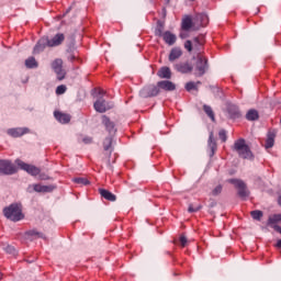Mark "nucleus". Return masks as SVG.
Returning <instances> with one entry per match:
<instances>
[{
  "label": "nucleus",
  "mask_w": 281,
  "mask_h": 281,
  "mask_svg": "<svg viewBox=\"0 0 281 281\" xmlns=\"http://www.w3.org/2000/svg\"><path fill=\"white\" fill-rule=\"evenodd\" d=\"M3 214L5 218L12 221L13 223H19V221H23V218H25V215H23V209L19 203H13L8 207H4Z\"/></svg>",
  "instance_id": "1"
},
{
  "label": "nucleus",
  "mask_w": 281,
  "mask_h": 281,
  "mask_svg": "<svg viewBox=\"0 0 281 281\" xmlns=\"http://www.w3.org/2000/svg\"><path fill=\"white\" fill-rule=\"evenodd\" d=\"M234 150L241 157V159H254V154L245 138H239L234 143Z\"/></svg>",
  "instance_id": "2"
},
{
  "label": "nucleus",
  "mask_w": 281,
  "mask_h": 281,
  "mask_svg": "<svg viewBox=\"0 0 281 281\" xmlns=\"http://www.w3.org/2000/svg\"><path fill=\"white\" fill-rule=\"evenodd\" d=\"M16 166L20 170H24V172H27V175H31V177H38L41 175V169L34 165H30L27 162H23V160H15Z\"/></svg>",
  "instance_id": "3"
},
{
  "label": "nucleus",
  "mask_w": 281,
  "mask_h": 281,
  "mask_svg": "<svg viewBox=\"0 0 281 281\" xmlns=\"http://www.w3.org/2000/svg\"><path fill=\"white\" fill-rule=\"evenodd\" d=\"M228 183H232L233 186H235V188H237L238 196H240V199H247V196H249V191L247 190V184H245V182L243 180L228 179Z\"/></svg>",
  "instance_id": "4"
},
{
  "label": "nucleus",
  "mask_w": 281,
  "mask_h": 281,
  "mask_svg": "<svg viewBox=\"0 0 281 281\" xmlns=\"http://www.w3.org/2000/svg\"><path fill=\"white\" fill-rule=\"evenodd\" d=\"M52 69L57 76V80H65L67 72L63 69V59L57 58L52 63Z\"/></svg>",
  "instance_id": "5"
},
{
  "label": "nucleus",
  "mask_w": 281,
  "mask_h": 281,
  "mask_svg": "<svg viewBox=\"0 0 281 281\" xmlns=\"http://www.w3.org/2000/svg\"><path fill=\"white\" fill-rule=\"evenodd\" d=\"M195 71H198L195 76H205V71H207V58L203 56H198Z\"/></svg>",
  "instance_id": "6"
},
{
  "label": "nucleus",
  "mask_w": 281,
  "mask_h": 281,
  "mask_svg": "<svg viewBox=\"0 0 281 281\" xmlns=\"http://www.w3.org/2000/svg\"><path fill=\"white\" fill-rule=\"evenodd\" d=\"M1 175H15L16 167L10 160H0Z\"/></svg>",
  "instance_id": "7"
},
{
  "label": "nucleus",
  "mask_w": 281,
  "mask_h": 281,
  "mask_svg": "<svg viewBox=\"0 0 281 281\" xmlns=\"http://www.w3.org/2000/svg\"><path fill=\"white\" fill-rule=\"evenodd\" d=\"M159 86H147L140 90L142 98H155L159 95Z\"/></svg>",
  "instance_id": "8"
},
{
  "label": "nucleus",
  "mask_w": 281,
  "mask_h": 281,
  "mask_svg": "<svg viewBox=\"0 0 281 281\" xmlns=\"http://www.w3.org/2000/svg\"><path fill=\"white\" fill-rule=\"evenodd\" d=\"M173 68L179 74H192V70L194 69V66L188 61H179L173 65Z\"/></svg>",
  "instance_id": "9"
},
{
  "label": "nucleus",
  "mask_w": 281,
  "mask_h": 281,
  "mask_svg": "<svg viewBox=\"0 0 281 281\" xmlns=\"http://www.w3.org/2000/svg\"><path fill=\"white\" fill-rule=\"evenodd\" d=\"M110 109H113V104L108 103L106 100H103L102 98H99L94 102V110L98 113H106V111H109Z\"/></svg>",
  "instance_id": "10"
},
{
  "label": "nucleus",
  "mask_w": 281,
  "mask_h": 281,
  "mask_svg": "<svg viewBox=\"0 0 281 281\" xmlns=\"http://www.w3.org/2000/svg\"><path fill=\"white\" fill-rule=\"evenodd\" d=\"M27 133H30V128L27 127H12L7 130V135L13 138L23 137V135H27Z\"/></svg>",
  "instance_id": "11"
},
{
  "label": "nucleus",
  "mask_w": 281,
  "mask_h": 281,
  "mask_svg": "<svg viewBox=\"0 0 281 281\" xmlns=\"http://www.w3.org/2000/svg\"><path fill=\"white\" fill-rule=\"evenodd\" d=\"M24 238L26 240H38V238H43L44 240L46 239L45 235L36 228L26 231L24 233Z\"/></svg>",
  "instance_id": "12"
},
{
  "label": "nucleus",
  "mask_w": 281,
  "mask_h": 281,
  "mask_svg": "<svg viewBox=\"0 0 281 281\" xmlns=\"http://www.w3.org/2000/svg\"><path fill=\"white\" fill-rule=\"evenodd\" d=\"M63 41H65V34H63V33H57L50 40H49V37H47L48 47H58V45H63Z\"/></svg>",
  "instance_id": "13"
},
{
  "label": "nucleus",
  "mask_w": 281,
  "mask_h": 281,
  "mask_svg": "<svg viewBox=\"0 0 281 281\" xmlns=\"http://www.w3.org/2000/svg\"><path fill=\"white\" fill-rule=\"evenodd\" d=\"M54 187L52 186H43V184H32L29 186L27 192H52Z\"/></svg>",
  "instance_id": "14"
},
{
  "label": "nucleus",
  "mask_w": 281,
  "mask_h": 281,
  "mask_svg": "<svg viewBox=\"0 0 281 281\" xmlns=\"http://www.w3.org/2000/svg\"><path fill=\"white\" fill-rule=\"evenodd\" d=\"M207 146H209V156L210 157H214V155L216 154V150L218 148V146L216 145V139H214V132L210 133L209 136V140H207Z\"/></svg>",
  "instance_id": "15"
},
{
  "label": "nucleus",
  "mask_w": 281,
  "mask_h": 281,
  "mask_svg": "<svg viewBox=\"0 0 281 281\" xmlns=\"http://www.w3.org/2000/svg\"><path fill=\"white\" fill-rule=\"evenodd\" d=\"M54 117L59 124H69V122H71V116L69 114L59 111L54 112Z\"/></svg>",
  "instance_id": "16"
},
{
  "label": "nucleus",
  "mask_w": 281,
  "mask_h": 281,
  "mask_svg": "<svg viewBox=\"0 0 281 281\" xmlns=\"http://www.w3.org/2000/svg\"><path fill=\"white\" fill-rule=\"evenodd\" d=\"M158 89L162 91H175L177 86L170 80L158 81Z\"/></svg>",
  "instance_id": "17"
},
{
  "label": "nucleus",
  "mask_w": 281,
  "mask_h": 281,
  "mask_svg": "<svg viewBox=\"0 0 281 281\" xmlns=\"http://www.w3.org/2000/svg\"><path fill=\"white\" fill-rule=\"evenodd\" d=\"M102 124L105 126L106 131L110 133V135L115 134V123L111 122V119L109 116L103 115L102 116Z\"/></svg>",
  "instance_id": "18"
},
{
  "label": "nucleus",
  "mask_w": 281,
  "mask_h": 281,
  "mask_svg": "<svg viewBox=\"0 0 281 281\" xmlns=\"http://www.w3.org/2000/svg\"><path fill=\"white\" fill-rule=\"evenodd\" d=\"M45 47H49L47 44V37H42L33 48V53L41 54V52H45Z\"/></svg>",
  "instance_id": "19"
},
{
  "label": "nucleus",
  "mask_w": 281,
  "mask_h": 281,
  "mask_svg": "<svg viewBox=\"0 0 281 281\" xmlns=\"http://www.w3.org/2000/svg\"><path fill=\"white\" fill-rule=\"evenodd\" d=\"M183 56V50L180 47H173L169 53V61L175 63V60H179V58Z\"/></svg>",
  "instance_id": "20"
},
{
  "label": "nucleus",
  "mask_w": 281,
  "mask_h": 281,
  "mask_svg": "<svg viewBox=\"0 0 281 281\" xmlns=\"http://www.w3.org/2000/svg\"><path fill=\"white\" fill-rule=\"evenodd\" d=\"M227 113H228V117H231V120H236V119L240 117V110H238V108L234 104H229L227 106Z\"/></svg>",
  "instance_id": "21"
},
{
  "label": "nucleus",
  "mask_w": 281,
  "mask_h": 281,
  "mask_svg": "<svg viewBox=\"0 0 281 281\" xmlns=\"http://www.w3.org/2000/svg\"><path fill=\"white\" fill-rule=\"evenodd\" d=\"M162 38L165 41V43L167 45H175V43H177V35L172 34L171 32L169 31H166L164 34H162Z\"/></svg>",
  "instance_id": "22"
},
{
  "label": "nucleus",
  "mask_w": 281,
  "mask_h": 281,
  "mask_svg": "<svg viewBox=\"0 0 281 281\" xmlns=\"http://www.w3.org/2000/svg\"><path fill=\"white\" fill-rule=\"evenodd\" d=\"M276 144V132L269 131L266 139L265 148H273V145Z\"/></svg>",
  "instance_id": "23"
},
{
  "label": "nucleus",
  "mask_w": 281,
  "mask_h": 281,
  "mask_svg": "<svg viewBox=\"0 0 281 281\" xmlns=\"http://www.w3.org/2000/svg\"><path fill=\"white\" fill-rule=\"evenodd\" d=\"M99 194H101V196L103 199H105L106 201H116V196L115 194H113L112 192H110L109 190L106 189H99Z\"/></svg>",
  "instance_id": "24"
},
{
  "label": "nucleus",
  "mask_w": 281,
  "mask_h": 281,
  "mask_svg": "<svg viewBox=\"0 0 281 281\" xmlns=\"http://www.w3.org/2000/svg\"><path fill=\"white\" fill-rule=\"evenodd\" d=\"M181 29L184 30V32H190L192 29V18L190 15L182 19Z\"/></svg>",
  "instance_id": "25"
},
{
  "label": "nucleus",
  "mask_w": 281,
  "mask_h": 281,
  "mask_svg": "<svg viewBox=\"0 0 281 281\" xmlns=\"http://www.w3.org/2000/svg\"><path fill=\"white\" fill-rule=\"evenodd\" d=\"M158 76H159V78H166L167 80H170V78H172V72L170 71V68H168V67H162V68L158 71Z\"/></svg>",
  "instance_id": "26"
},
{
  "label": "nucleus",
  "mask_w": 281,
  "mask_h": 281,
  "mask_svg": "<svg viewBox=\"0 0 281 281\" xmlns=\"http://www.w3.org/2000/svg\"><path fill=\"white\" fill-rule=\"evenodd\" d=\"M103 148L104 150H109L110 155L113 153V136H109L103 142Z\"/></svg>",
  "instance_id": "27"
},
{
  "label": "nucleus",
  "mask_w": 281,
  "mask_h": 281,
  "mask_svg": "<svg viewBox=\"0 0 281 281\" xmlns=\"http://www.w3.org/2000/svg\"><path fill=\"white\" fill-rule=\"evenodd\" d=\"M25 67L27 69H36L38 67V61H36V58H34V57H29L25 60Z\"/></svg>",
  "instance_id": "28"
},
{
  "label": "nucleus",
  "mask_w": 281,
  "mask_h": 281,
  "mask_svg": "<svg viewBox=\"0 0 281 281\" xmlns=\"http://www.w3.org/2000/svg\"><path fill=\"white\" fill-rule=\"evenodd\" d=\"M258 117H259V114L256 110H249L246 114V120H248V122H256Z\"/></svg>",
  "instance_id": "29"
},
{
  "label": "nucleus",
  "mask_w": 281,
  "mask_h": 281,
  "mask_svg": "<svg viewBox=\"0 0 281 281\" xmlns=\"http://www.w3.org/2000/svg\"><path fill=\"white\" fill-rule=\"evenodd\" d=\"M199 85H201V81L194 82V81H189L186 83V89L187 91H196Z\"/></svg>",
  "instance_id": "30"
},
{
  "label": "nucleus",
  "mask_w": 281,
  "mask_h": 281,
  "mask_svg": "<svg viewBox=\"0 0 281 281\" xmlns=\"http://www.w3.org/2000/svg\"><path fill=\"white\" fill-rule=\"evenodd\" d=\"M203 110L206 113V115L212 120V122H215L216 119L214 116V111L212 110V106L210 105H203Z\"/></svg>",
  "instance_id": "31"
},
{
  "label": "nucleus",
  "mask_w": 281,
  "mask_h": 281,
  "mask_svg": "<svg viewBox=\"0 0 281 281\" xmlns=\"http://www.w3.org/2000/svg\"><path fill=\"white\" fill-rule=\"evenodd\" d=\"M280 221H281V214H274L269 217L268 225H271V227H273V225H276V223H280Z\"/></svg>",
  "instance_id": "32"
},
{
  "label": "nucleus",
  "mask_w": 281,
  "mask_h": 281,
  "mask_svg": "<svg viewBox=\"0 0 281 281\" xmlns=\"http://www.w3.org/2000/svg\"><path fill=\"white\" fill-rule=\"evenodd\" d=\"M72 181L78 186H89L91 183L87 178H74Z\"/></svg>",
  "instance_id": "33"
},
{
  "label": "nucleus",
  "mask_w": 281,
  "mask_h": 281,
  "mask_svg": "<svg viewBox=\"0 0 281 281\" xmlns=\"http://www.w3.org/2000/svg\"><path fill=\"white\" fill-rule=\"evenodd\" d=\"M194 49H200L201 47H203V40L199 38V37H194L193 42H191Z\"/></svg>",
  "instance_id": "34"
},
{
  "label": "nucleus",
  "mask_w": 281,
  "mask_h": 281,
  "mask_svg": "<svg viewBox=\"0 0 281 281\" xmlns=\"http://www.w3.org/2000/svg\"><path fill=\"white\" fill-rule=\"evenodd\" d=\"M2 249L10 255L16 254V249L13 246H10L9 244H4Z\"/></svg>",
  "instance_id": "35"
},
{
  "label": "nucleus",
  "mask_w": 281,
  "mask_h": 281,
  "mask_svg": "<svg viewBox=\"0 0 281 281\" xmlns=\"http://www.w3.org/2000/svg\"><path fill=\"white\" fill-rule=\"evenodd\" d=\"M56 95H63L65 93H67V86L65 85H60L56 88V91H55Z\"/></svg>",
  "instance_id": "36"
},
{
  "label": "nucleus",
  "mask_w": 281,
  "mask_h": 281,
  "mask_svg": "<svg viewBox=\"0 0 281 281\" xmlns=\"http://www.w3.org/2000/svg\"><path fill=\"white\" fill-rule=\"evenodd\" d=\"M196 20L201 21L202 22L201 25L204 26L207 24V14L205 13L198 14Z\"/></svg>",
  "instance_id": "37"
},
{
  "label": "nucleus",
  "mask_w": 281,
  "mask_h": 281,
  "mask_svg": "<svg viewBox=\"0 0 281 281\" xmlns=\"http://www.w3.org/2000/svg\"><path fill=\"white\" fill-rule=\"evenodd\" d=\"M250 215L255 221H260L262 218V211H251Z\"/></svg>",
  "instance_id": "38"
},
{
  "label": "nucleus",
  "mask_w": 281,
  "mask_h": 281,
  "mask_svg": "<svg viewBox=\"0 0 281 281\" xmlns=\"http://www.w3.org/2000/svg\"><path fill=\"white\" fill-rule=\"evenodd\" d=\"M221 192H223V187L220 184V186H217V187L212 191V194H213V196H218V194H221Z\"/></svg>",
  "instance_id": "39"
},
{
  "label": "nucleus",
  "mask_w": 281,
  "mask_h": 281,
  "mask_svg": "<svg viewBox=\"0 0 281 281\" xmlns=\"http://www.w3.org/2000/svg\"><path fill=\"white\" fill-rule=\"evenodd\" d=\"M218 135L222 142H227V132H225V130L220 131Z\"/></svg>",
  "instance_id": "40"
},
{
  "label": "nucleus",
  "mask_w": 281,
  "mask_h": 281,
  "mask_svg": "<svg viewBox=\"0 0 281 281\" xmlns=\"http://www.w3.org/2000/svg\"><path fill=\"white\" fill-rule=\"evenodd\" d=\"M184 47H186V49H187L188 52H192V47H194L193 44H192V41H187V42L184 43Z\"/></svg>",
  "instance_id": "41"
},
{
  "label": "nucleus",
  "mask_w": 281,
  "mask_h": 281,
  "mask_svg": "<svg viewBox=\"0 0 281 281\" xmlns=\"http://www.w3.org/2000/svg\"><path fill=\"white\" fill-rule=\"evenodd\" d=\"M201 205L198 206H192V204L189 205L188 212L192 213V212H199V210H201Z\"/></svg>",
  "instance_id": "42"
},
{
  "label": "nucleus",
  "mask_w": 281,
  "mask_h": 281,
  "mask_svg": "<svg viewBox=\"0 0 281 281\" xmlns=\"http://www.w3.org/2000/svg\"><path fill=\"white\" fill-rule=\"evenodd\" d=\"M180 244H181V247H186V245H188V237H186L184 235H181Z\"/></svg>",
  "instance_id": "43"
},
{
  "label": "nucleus",
  "mask_w": 281,
  "mask_h": 281,
  "mask_svg": "<svg viewBox=\"0 0 281 281\" xmlns=\"http://www.w3.org/2000/svg\"><path fill=\"white\" fill-rule=\"evenodd\" d=\"M156 36H164V26H159L156 29Z\"/></svg>",
  "instance_id": "44"
},
{
  "label": "nucleus",
  "mask_w": 281,
  "mask_h": 281,
  "mask_svg": "<svg viewBox=\"0 0 281 281\" xmlns=\"http://www.w3.org/2000/svg\"><path fill=\"white\" fill-rule=\"evenodd\" d=\"M91 142H92V138H91V137H85V138H83V143H85V144H91Z\"/></svg>",
  "instance_id": "45"
},
{
  "label": "nucleus",
  "mask_w": 281,
  "mask_h": 281,
  "mask_svg": "<svg viewBox=\"0 0 281 281\" xmlns=\"http://www.w3.org/2000/svg\"><path fill=\"white\" fill-rule=\"evenodd\" d=\"M98 93L99 95H101L100 98H102L106 92L102 89H99Z\"/></svg>",
  "instance_id": "46"
},
{
  "label": "nucleus",
  "mask_w": 281,
  "mask_h": 281,
  "mask_svg": "<svg viewBox=\"0 0 281 281\" xmlns=\"http://www.w3.org/2000/svg\"><path fill=\"white\" fill-rule=\"evenodd\" d=\"M276 247H278V249H281V239L277 241Z\"/></svg>",
  "instance_id": "47"
},
{
  "label": "nucleus",
  "mask_w": 281,
  "mask_h": 281,
  "mask_svg": "<svg viewBox=\"0 0 281 281\" xmlns=\"http://www.w3.org/2000/svg\"><path fill=\"white\" fill-rule=\"evenodd\" d=\"M278 203L281 205V195L278 198Z\"/></svg>",
  "instance_id": "48"
},
{
  "label": "nucleus",
  "mask_w": 281,
  "mask_h": 281,
  "mask_svg": "<svg viewBox=\"0 0 281 281\" xmlns=\"http://www.w3.org/2000/svg\"><path fill=\"white\" fill-rule=\"evenodd\" d=\"M3 278V273L0 272V280Z\"/></svg>",
  "instance_id": "49"
},
{
  "label": "nucleus",
  "mask_w": 281,
  "mask_h": 281,
  "mask_svg": "<svg viewBox=\"0 0 281 281\" xmlns=\"http://www.w3.org/2000/svg\"><path fill=\"white\" fill-rule=\"evenodd\" d=\"M69 10H71V8H69V9L66 11V13H68V12H69Z\"/></svg>",
  "instance_id": "50"
},
{
  "label": "nucleus",
  "mask_w": 281,
  "mask_h": 281,
  "mask_svg": "<svg viewBox=\"0 0 281 281\" xmlns=\"http://www.w3.org/2000/svg\"><path fill=\"white\" fill-rule=\"evenodd\" d=\"M167 3H170V0H166Z\"/></svg>",
  "instance_id": "51"
},
{
  "label": "nucleus",
  "mask_w": 281,
  "mask_h": 281,
  "mask_svg": "<svg viewBox=\"0 0 281 281\" xmlns=\"http://www.w3.org/2000/svg\"><path fill=\"white\" fill-rule=\"evenodd\" d=\"M180 38H183V34L180 35Z\"/></svg>",
  "instance_id": "52"
}]
</instances>
